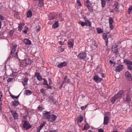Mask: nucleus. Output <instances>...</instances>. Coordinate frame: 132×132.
I'll list each match as a JSON object with an SVG mask.
<instances>
[{
    "label": "nucleus",
    "instance_id": "423d86ee",
    "mask_svg": "<svg viewBox=\"0 0 132 132\" xmlns=\"http://www.w3.org/2000/svg\"><path fill=\"white\" fill-rule=\"evenodd\" d=\"M109 26L111 30H112L113 28V26L112 24L113 22V20L112 18L110 17L109 19Z\"/></svg>",
    "mask_w": 132,
    "mask_h": 132
},
{
    "label": "nucleus",
    "instance_id": "a18cd8bd",
    "mask_svg": "<svg viewBox=\"0 0 132 132\" xmlns=\"http://www.w3.org/2000/svg\"><path fill=\"white\" fill-rule=\"evenodd\" d=\"M77 2L78 6H80L82 5V4L79 0H77Z\"/></svg>",
    "mask_w": 132,
    "mask_h": 132
},
{
    "label": "nucleus",
    "instance_id": "4c0bfd02",
    "mask_svg": "<svg viewBox=\"0 0 132 132\" xmlns=\"http://www.w3.org/2000/svg\"><path fill=\"white\" fill-rule=\"evenodd\" d=\"M131 97L129 96H127L126 98V101L127 102H130L131 100Z\"/></svg>",
    "mask_w": 132,
    "mask_h": 132
},
{
    "label": "nucleus",
    "instance_id": "f8f14e48",
    "mask_svg": "<svg viewBox=\"0 0 132 132\" xmlns=\"http://www.w3.org/2000/svg\"><path fill=\"white\" fill-rule=\"evenodd\" d=\"M28 80V79L27 78H24L23 79H22V83L24 86L27 85V82Z\"/></svg>",
    "mask_w": 132,
    "mask_h": 132
},
{
    "label": "nucleus",
    "instance_id": "c85d7f7f",
    "mask_svg": "<svg viewBox=\"0 0 132 132\" xmlns=\"http://www.w3.org/2000/svg\"><path fill=\"white\" fill-rule=\"evenodd\" d=\"M32 15V13L31 11L30 10L28 11L27 14V17H30Z\"/></svg>",
    "mask_w": 132,
    "mask_h": 132
},
{
    "label": "nucleus",
    "instance_id": "09e8293b",
    "mask_svg": "<svg viewBox=\"0 0 132 132\" xmlns=\"http://www.w3.org/2000/svg\"><path fill=\"white\" fill-rule=\"evenodd\" d=\"M13 80V79L12 78H9L7 80V82H11Z\"/></svg>",
    "mask_w": 132,
    "mask_h": 132
},
{
    "label": "nucleus",
    "instance_id": "774afa93",
    "mask_svg": "<svg viewBox=\"0 0 132 132\" xmlns=\"http://www.w3.org/2000/svg\"><path fill=\"white\" fill-rule=\"evenodd\" d=\"M40 27H39L37 29V31H40Z\"/></svg>",
    "mask_w": 132,
    "mask_h": 132
},
{
    "label": "nucleus",
    "instance_id": "ddd939ff",
    "mask_svg": "<svg viewBox=\"0 0 132 132\" xmlns=\"http://www.w3.org/2000/svg\"><path fill=\"white\" fill-rule=\"evenodd\" d=\"M109 120V118L108 116L104 117L103 124L104 125H107L108 124Z\"/></svg>",
    "mask_w": 132,
    "mask_h": 132
},
{
    "label": "nucleus",
    "instance_id": "13d9d810",
    "mask_svg": "<svg viewBox=\"0 0 132 132\" xmlns=\"http://www.w3.org/2000/svg\"><path fill=\"white\" fill-rule=\"evenodd\" d=\"M98 132H104L103 130L102 129H100L98 130Z\"/></svg>",
    "mask_w": 132,
    "mask_h": 132
},
{
    "label": "nucleus",
    "instance_id": "4468645a",
    "mask_svg": "<svg viewBox=\"0 0 132 132\" xmlns=\"http://www.w3.org/2000/svg\"><path fill=\"white\" fill-rule=\"evenodd\" d=\"M67 65V63L66 62L64 61L59 64L57 65V67L59 68H62Z\"/></svg>",
    "mask_w": 132,
    "mask_h": 132
},
{
    "label": "nucleus",
    "instance_id": "6e6552de",
    "mask_svg": "<svg viewBox=\"0 0 132 132\" xmlns=\"http://www.w3.org/2000/svg\"><path fill=\"white\" fill-rule=\"evenodd\" d=\"M94 79L97 83L100 82L102 80V79L99 77V76L97 75H95L94 76Z\"/></svg>",
    "mask_w": 132,
    "mask_h": 132
},
{
    "label": "nucleus",
    "instance_id": "5fc2aeb1",
    "mask_svg": "<svg viewBox=\"0 0 132 132\" xmlns=\"http://www.w3.org/2000/svg\"><path fill=\"white\" fill-rule=\"evenodd\" d=\"M110 63L112 64V65H113V66H114L115 65V64L111 60H110Z\"/></svg>",
    "mask_w": 132,
    "mask_h": 132
},
{
    "label": "nucleus",
    "instance_id": "473e14b6",
    "mask_svg": "<svg viewBox=\"0 0 132 132\" xmlns=\"http://www.w3.org/2000/svg\"><path fill=\"white\" fill-rule=\"evenodd\" d=\"M103 38L105 40V41H108V38L107 37V35L105 34H103Z\"/></svg>",
    "mask_w": 132,
    "mask_h": 132
},
{
    "label": "nucleus",
    "instance_id": "20e7f679",
    "mask_svg": "<svg viewBox=\"0 0 132 132\" xmlns=\"http://www.w3.org/2000/svg\"><path fill=\"white\" fill-rule=\"evenodd\" d=\"M22 122H23V127L24 129L27 130L30 128L31 126L28 121L24 120Z\"/></svg>",
    "mask_w": 132,
    "mask_h": 132
},
{
    "label": "nucleus",
    "instance_id": "c9c22d12",
    "mask_svg": "<svg viewBox=\"0 0 132 132\" xmlns=\"http://www.w3.org/2000/svg\"><path fill=\"white\" fill-rule=\"evenodd\" d=\"M118 98L115 95L112 98L111 102L112 103H113L116 101L117 99Z\"/></svg>",
    "mask_w": 132,
    "mask_h": 132
},
{
    "label": "nucleus",
    "instance_id": "69168bd1",
    "mask_svg": "<svg viewBox=\"0 0 132 132\" xmlns=\"http://www.w3.org/2000/svg\"><path fill=\"white\" fill-rule=\"evenodd\" d=\"M12 57V55H11V54L9 55V57L7 59H10Z\"/></svg>",
    "mask_w": 132,
    "mask_h": 132
},
{
    "label": "nucleus",
    "instance_id": "8fccbe9b",
    "mask_svg": "<svg viewBox=\"0 0 132 132\" xmlns=\"http://www.w3.org/2000/svg\"><path fill=\"white\" fill-rule=\"evenodd\" d=\"M14 31L13 30H11L9 32V34L11 36H12L14 32Z\"/></svg>",
    "mask_w": 132,
    "mask_h": 132
},
{
    "label": "nucleus",
    "instance_id": "e2e57ef3",
    "mask_svg": "<svg viewBox=\"0 0 132 132\" xmlns=\"http://www.w3.org/2000/svg\"><path fill=\"white\" fill-rule=\"evenodd\" d=\"M47 86V88L48 89H51L52 87L51 86H49L48 85V84Z\"/></svg>",
    "mask_w": 132,
    "mask_h": 132
},
{
    "label": "nucleus",
    "instance_id": "393cba45",
    "mask_svg": "<svg viewBox=\"0 0 132 132\" xmlns=\"http://www.w3.org/2000/svg\"><path fill=\"white\" fill-rule=\"evenodd\" d=\"M12 105L14 106H17L19 104V102L17 101H14L12 102Z\"/></svg>",
    "mask_w": 132,
    "mask_h": 132
},
{
    "label": "nucleus",
    "instance_id": "bf43d9fd",
    "mask_svg": "<svg viewBox=\"0 0 132 132\" xmlns=\"http://www.w3.org/2000/svg\"><path fill=\"white\" fill-rule=\"evenodd\" d=\"M59 17L60 19H61V20L62 19V15L61 14H59Z\"/></svg>",
    "mask_w": 132,
    "mask_h": 132
},
{
    "label": "nucleus",
    "instance_id": "5701e85b",
    "mask_svg": "<svg viewBox=\"0 0 132 132\" xmlns=\"http://www.w3.org/2000/svg\"><path fill=\"white\" fill-rule=\"evenodd\" d=\"M24 23H20L19 24L18 26V30L20 31H21L23 27L24 26Z\"/></svg>",
    "mask_w": 132,
    "mask_h": 132
},
{
    "label": "nucleus",
    "instance_id": "0e129e2a",
    "mask_svg": "<svg viewBox=\"0 0 132 132\" xmlns=\"http://www.w3.org/2000/svg\"><path fill=\"white\" fill-rule=\"evenodd\" d=\"M59 43L61 45H64V44L61 41L59 42Z\"/></svg>",
    "mask_w": 132,
    "mask_h": 132
},
{
    "label": "nucleus",
    "instance_id": "412c9836",
    "mask_svg": "<svg viewBox=\"0 0 132 132\" xmlns=\"http://www.w3.org/2000/svg\"><path fill=\"white\" fill-rule=\"evenodd\" d=\"M112 51L115 53H116L118 52V48L117 46H113L112 47Z\"/></svg>",
    "mask_w": 132,
    "mask_h": 132
},
{
    "label": "nucleus",
    "instance_id": "864d4df0",
    "mask_svg": "<svg viewBox=\"0 0 132 132\" xmlns=\"http://www.w3.org/2000/svg\"><path fill=\"white\" fill-rule=\"evenodd\" d=\"M4 19V17L0 14V20H3Z\"/></svg>",
    "mask_w": 132,
    "mask_h": 132
},
{
    "label": "nucleus",
    "instance_id": "2eb2a0df",
    "mask_svg": "<svg viewBox=\"0 0 132 132\" xmlns=\"http://www.w3.org/2000/svg\"><path fill=\"white\" fill-rule=\"evenodd\" d=\"M23 41L26 45H30L31 44V41L28 39L25 38L23 40Z\"/></svg>",
    "mask_w": 132,
    "mask_h": 132
},
{
    "label": "nucleus",
    "instance_id": "f704fd0d",
    "mask_svg": "<svg viewBox=\"0 0 132 132\" xmlns=\"http://www.w3.org/2000/svg\"><path fill=\"white\" fill-rule=\"evenodd\" d=\"M97 30L98 34H100L103 32V31L100 28H97Z\"/></svg>",
    "mask_w": 132,
    "mask_h": 132
},
{
    "label": "nucleus",
    "instance_id": "a19ab883",
    "mask_svg": "<svg viewBox=\"0 0 132 132\" xmlns=\"http://www.w3.org/2000/svg\"><path fill=\"white\" fill-rule=\"evenodd\" d=\"M24 28L25 29L23 31V32L25 34H26L27 32L28 28L27 26H25L24 27Z\"/></svg>",
    "mask_w": 132,
    "mask_h": 132
},
{
    "label": "nucleus",
    "instance_id": "c03bdc74",
    "mask_svg": "<svg viewBox=\"0 0 132 132\" xmlns=\"http://www.w3.org/2000/svg\"><path fill=\"white\" fill-rule=\"evenodd\" d=\"M19 95L17 96H15L13 95H12L11 96V97L13 99H17L19 97Z\"/></svg>",
    "mask_w": 132,
    "mask_h": 132
},
{
    "label": "nucleus",
    "instance_id": "de8ad7c7",
    "mask_svg": "<svg viewBox=\"0 0 132 132\" xmlns=\"http://www.w3.org/2000/svg\"><path fill=\"white\" fill-rule=\"evenodd\" d=\"M54 16L52 15L51 16H50L49 17V19L50 20L54 19Z\"/></svg>",
    "mask_w": 132,
    "mask_h": 132
},
{
    "label": "nucleus",
    "instance_id": "e433bc0d",
    "mask_svg": "<svg viewBox=\"0 0 132 132\" xmlns=\"http://www.w3.org/2000/svg\"><path fill=\"white\" fill-rule=\"evenodd\" d=\"M78 23L81 25L83 27L86 26L85 23V22H82L81 21H80L78 22Z\"/></svg>",
    "mask_w": 132,
    "mask_h": 132
},
{
    "label": "nucleus",
    "instance_id": "7ed1b4c3",
    "mask_svg": "<svg viewBox=\"0 0 132 132\" xmlns=\"http://www.w3.org/2000/svg\"><path fill=\"white\" fill-rule=\"evenodd\" d=\"M46 117L49 121L52 122L54 121L56 118V116L54 114L48 115L46 116Z\"/></svg>",
    "mask_w": 132,
    "mask_h": 132
},
{
    "label": "nucleus",
    "instance_id": "49530a36",
    "mask_svg": "<svg viewBox=\"0 0 132 132\" xmlns=\"http://www.w3.org/2000/svg\"><path fill=\"white\" fill-rule=\"evenodd\" d=\"M43 80L44 81L43 83V84L44 85H47L48 84L46 80L44 79H43Z\"/></svg>",
    "mask_w": 132,
    "mask_h": 132
},
{
    "label": "nucleus",
    "instance_id": "bb28decb",
    "mask_svg": "<svg viewBox=\"0 0 132 132\" xmlns=\"http://www.w3.org/2000/svg\"><path fill=\"white\" fill-rule=\"evenodd\" d=\"M38 6L39 7H42L44 5L43 0H39Z\"/></svg>",
    "mask_w": 132,
    "mask_h": 132
},
{
    "label": "nucleus",
    "instance_id": "f3484780",
    "mask_svg": "<svg viewBox=\"0 0 132 132\" xmlns=\"http://www.w3.org/2000/svg\"><path fill=\"white\" fill-rule=\"evenodd\" d=\"M83 120V118L82 116L80 115L78 118L77 120V122L79 125V124H80L81 122Z\"/></svg>",
    "mask_w": 132,
    "mask_h": 132
},
{
    "label": "nucleus",
    "instance_id": "9d476101",
    "mask_svg": "<svg viewBox=\"0 0 132 132\" xmlns=\"http://www.w3.org/2000/svg\"><path fill=\"white\" fill-rule=\"evenodd\" d=\"M10 112L13 115L14 119H17L18 118V115L16 112L13 110H10Z\"/></svg>",
    "mask_w": 132,
    "mask_h": 132
},
{
    "label": "nucleus",
    "instance_id": "cd10ccee",
    "mask_svg": "<svg viewBox=\"0 0 132 132\" xmlns=\"http://www.w3.org/2000/svg\"><path fill=\"white\" fill-rule=\"evenodd\" d=\"M69 47L70 48H73V43L70 41H69L68 42Z\"/></svg>",
    "mask_w": 132,
    "mask_h": 132
},
{
    "label": "nucleus",
    "instance_id": "ea45409f",
    "mask_svg": "<svg viewBox=\"0 0 132 132\" xmlns=\"http://www.w3.org/2000/svg\"><path fill=\"white\" fill-rule=\"evenodd\" d=\"M88 106V105H87L85 106H81V109L82 110H84Z\"/></svg>",
    "mask_w": 132,
    "mask_h": 132
},
{
    "label": "nucleus",
    "instance_id": "f03ea898",
    "mask_svg": "<svg viewBox=\"0 0 132 132\" xmlns=\"http://www.w3.org/2000/svg\"><path fill=\"white\" fill-rule=\"evenodd\" d=\"M124 62L127 65V68L130 70H132V61L130 60H125Z\"/></svg>",
    "mask_w": 132,
    "mask_h": 132
},
{
    "label": "nucleus",
    "instance_id": "052dcab7",
    "mask_svg": "<svg viewBox=\"0 0 132 132\" xmlns=\"http://www.w3.org/2000/svg\"><path fill=\"white\" fill-rule=\"evenodd\" d=\"M48 81L49 82V85H50L52 84V82H51V79L50 78L48 79Z\"/></svg>",
    "mask_w": 132,
    "mask_h": 132
},
{
    "label": "nucleus",
    "instance_id": "58836bf2",
    "mask_svg": "<svg viewBox=\"0 0 132 132\" xmlns=\"http://www.w3.org/2000/svg\"><path fill=\"white\" fill-rule=\"evenodd\" d=\"M131 11H132V5L128 9V14H130Z\"/></svg>",
    "mask_w": 132,
    "mask_h": 132
},
{
    "label": "nucleus",
    "instance_id": "79ce46f5",
    "mask_svg": "<svg viewBox=\"0 0 132 132\" xmlns=\"http://www.w3.org/2000/svg\"><path fill=\"white\" fill-rule=\"evenodd\" d=\"M126 132H132V129L130 127L127 129Z\"/></svg>",
    "mask_w": 132,
    "mask_h": 132
},
{
    "label": "nucleus",
    "instance_id": "c756f323",
    "mask_svg": "<svg viewBox=\"0 0 132 132\" xmlns=\"http://www.w3.org/2000/svg\"><path fill=\"white\" fill-rule=\"evenodd\" d=\"M89 128V126L88 123L86 124L84 126V128L83 129V130H86L88 129Z\"/></svg>",
    "mask_w": 132,
    "mask_h": 132
},
{
    "label": "nucleus",
    "instance_id": "0eeeda50",
    "mask_svg": "<svg viewBox=\"0 0 132 132\" xmlns=\"http://www.w3.org/2000/svg\"><path fill=\"white\" fill-rule=\"evenodd\" d=\"M17 46V45L12 44V46L11 48V52H10V54L11 55H12L13 53L15 52L16 50V48Z\"/></svg>",
    "mask_w": 132,
    "mask_h": 132
},
{
    "label": "nucleus",
    "instance_id": "338daca9",
    "mask_svg": "<svg viewBox=\"0 0 132 132\" xmlns=\"http://www.w3.org/2000/svg\"><path fill=\"white\" fill-rule=\"evenodd\" d=\"M101 75V77H103V78H104V74L103 73H101L100 74Z\"/></svg>",
    "mask_w": 132,
    "mask_h": 132
},
{
    "label": "nucleus",
    "instance_id": "603ef678",
    "mask_svg": "<svg viewBox=\"0 0 132 132\" xmlns=\"http://www.w3.org/2000/svg\"><path fill=\"white\" fill-rule=\"evenodd\" d=\"M38 109H39V110H40V111H41L43 109V108L42 106H39L38 107Z\"/></svg>",
    "mask_w": 132,
    "mask_h": 132
},
{
    "label": "nucleus",
    "instance_id": "aec40b11",
    "mask_svg": "<svg viewBox=\"0 0 132 132\" xmlns=\"http://www.w3.org/2000/svg\"><path fill=\"white\" fill-rule=\"evenodd\" d=\"M86 6H87L89 10L90 11L92 12L93 11V8L92 6V5L90 3L87 4V5H86Z\"/></svg>",
    "mask_w": 132,
    "mask_h": 132
},
{
    "label": "nucleus",
    "instance_id": "37998d69",
    "mask_svg": "<svg viewBox=\"0 0 132 132\" xmlns=\"http://www.w3.org/2000/svg\"><path fill=\"white\" fill-rule=\"evenodd\" d=\"M84 1L85 5L90 3L88 0H84Z\"/></svg>",
    "mask_w": 132,
    "mask_h": 132
},
{
    "label": "nucleus",
    "instance_id": "a878e982",
    "mask_svg": "<svg viewBox=\"0 0 132 132\" xmlns=\"http://www.w3.org/2000/svg\"><path fill=\"white\" fill-rule=\"evenodd\" d=\"M85 23L86 26H88L90 27H91V23L88 20H86L85 21Z\"/></svg>",
    "mask_w": 132,
    "mask_h": 132
},
{
    "label": "nucleus",
    "instance_id": "7c9ffc66",
    "mask_svg": "<svg viewBox=\"0 0 132 132\" xmlns=\"http://www.w3.org/2000/svg\"><path fill=\"white\" fill-rule=\"evenodd\" d=\"M18 51H17L15 54L13 53V54L12 55V57L14 59H18Z\"/></svg>",
    "mask_w": 132,
    "mask_h": 132
},
{
    "label": "nucleus",
    "instance_id": "f257e3e1",
    "mask_svg": "<svg viewBox=\"0 0 132 132\" xmlns=\"http://www.w3.org/2000/svg\"><path fill=\"white\" fill-rule=\"evenodd\" d=\"M31 61L29 59H26L22 60L20 63V66L21 67H25L31 64Z\"/></svg>",
    "mask_w": 132,
    "mask_h": 132
},
{
    "label": "nucleus",
    "instance_id": "b1692460",
    "mask_svg": "<svg viewBox=\"0 0 132 132\" xmlns=\"http://www.w3.org/2000/svg\"><path fill=\"white\" fill-rule=\"evenodd\" d=\"M59 26V22L58 21H56L55 23L52 25V28L55 29Z\"/></svg>",
    "mask_w": 132,
    "mask_h": 132
},
{
    "label": "nucleus",
    "instance_id": "680f3d73",
    "mask_svg": "<svg viewBox=\"0 0 132 132\" xmlns=\"http://www.w3.org/2000/svg\"><path fill=\"white\" fill-rule=\"evenodd\" d=\"M50 113V112L46 111L45 113V115H46V114L47 115H47H48V114ZM46 116H47V115L46 116Z\"/></svg>",
    "mask_w": 132,
    "mask_h": 132
},
{
    "label": "nucleus",
    "instance_id": "72a5a7b5",
    "mask_svg": "<svg viewBox=\"0 0 132 132\" xmlns=\"http://www.w3.org/2000/svg\"><path fill=\"white\" fill-rule=\"evenodd\" d=\"M25 93L27 95H30L31 94L32 92L29 90H26L25 91Z\"/></svg>",
    "mask_w": 132,
    "mask_h": 132
},
{
    "label": "nucleus",
    "instance_id": "2f4dec72",
    "mask_svg": "<svg viewBox=\"0 0 132 132\" xmlns=\"http://www.w3.org/2000/svg\"><path fill=\"white\" fill-rule=\"evenodd\" d=\"M67 76H65L64 78V80L63 81V83H64V82H66L67 83H69L70 82V80L69 79H67Z\"/></svg>",
    "mask_w": 132,
    "mask_h": 132
},
{
    "label": "nucleus",
    "instance_id": "4d7b16f0",
    "mask_svg": "<svg viewBox=\"0 0 132 132\" xmlns=\"http://www.w3.org/2000/svg\"><path fill=\"white\" fill-rule=\"evenodd\" d=\"M2 94L1 92L0 91V102H1V98H2Z\"/></svg>",
    "mask_w": 132,
    "mask_h": 132
},
{
    "label": "nucleus",
    "instance_id": "6e6d98bb",
    "mask_svg": "<svg viewBox=\"0 0 132 132\" xmlns=\"http://www.w3.org/2000/svg\"><path fill=\"white\" fill-rule=\"evenodd\" d=\"M40 92L42 93H43L45 92V90H44V89H42L40 90Z\"/></svg>",
    "mask_w": 132,
    "mask_h": 132
},
{
    "label": "nucleus",
    "instance_id": "39448f33",
    "mask_svg": "<svg viewBox=\"0 0 132 132\" xmlns=\"http://www.w3.org/2000/svg\"><path fill=\"white\" fill-rule=\"evenodd\" d=\"M78 57L81 59H85L86 57V53L85 52H81L77 55Z\"/></svg>",
    "mask_w": 132,
    "mask_h": 132
},
{
    "label": "nucleus",
    "instance_id": "4be33fe9",
    "mask_svg": "<svg viewBox=\"0 0 132 132\" xmlns=\"http://www.w3.org/2000/svg\"><path fill=\"white\" fill-rule=\"evenodd\" d=\"M114 5L116 7L114 8V10L116 12H118L119 11V6L118 5V3H116L114 4Z\"/></svg>",
    "mask_w": 132,
    "mask_h": 132
},
{
    "label": "nucleus",
    "instance_id": "a211bd4d",
    "mask_svg": "<svg viewBox=\"0 0 132 132\" xmlns=\"http://www.w3.org/2000/svg\"><path fill=\"white\" fill-rule=\"evenodd\" d=\"M123 92L122 90H120L118 92V93L115 95V96L117 97V98H118L120 97L123 94Z\"/></svg>",
    "mask_w": 132,
    "mask_h": 132
},
{
    "label": "nucleus",
    "instance_id": "9b49d317",
    "mask_svg": "<svg viewBox=\"0 0 132 132\" xmlns=\"http://www.w3.org/2000/svg\"><path fill=\"white\" fill-rule=\"evenodd\" d=\"M123 65H122L120 64L115 69V71L116 72H120L123 69Z\"/></svg>",
    "mask_w": 132,
    "mask_h": 132
},
{
    "label": "nucleus",
    "instance_id": "3c124183",
    "mask_svg": "<svg viewBox=\"0 0 132 132\" xmlns=\"http://www.w3.org/2000/svg\"><path fill=\"white\" fill-rule=\"evenodd\" d=\"M58 131V130L56 129L54 130H50L49 132H57Z\"/></svg>",
    "mask_w": 132,
    "mask_h": 132
},
{
    "label": "nucleus",
    "instance_id": "1a4fd4ad",
    "mask_svg": "<svg viewBox=\"0 0 132 132\" xmlns=\"http://www.w3.org/2000/svg\"><path fill=\"white\" fill-rule=\"evenodd\" d=\"M125 75L127 80H131L132 79V77L131 75L128 71L126 72Z\"/></svg>",
    "mask_w": 132,
    "mask_h": 132
},
{
    "label": "nucleus",
    "instance_id": "6ab92c4d",
    "mask_svg": "<svg viewBox=\"0 0 132 132\" xmlns=\"http://www.w3.org/2000/svg\"><path fill=\"white\" fill-rule=\"evenodd\" d=\"M46 123V122L45 121H43L40 125V126L37 128V131H39V132L41 129L44 126Z\"/></svg>",
    "mask_w": 132,
    "mask_h": 132
},
{
    "label": "nucleus",
    "instance_id": "dca6fc26",
    "mask_svg": "<svg viewBox=\"0 0 132 132\" xmlns=\"http://www.w3.org/2000/svg\"><path fill=\"white\" fill-rule=\"evenodd\" d=\"M35 77H36L37 80L39 81H41L42 79V77L40 76V74L38 72H36L35 73Z\"/></svg>",
    "mask_w": 132,
    "mask_h": 132
}]
</instances>
